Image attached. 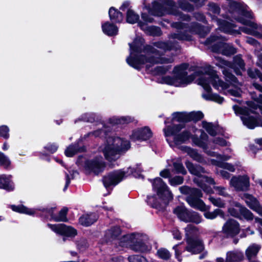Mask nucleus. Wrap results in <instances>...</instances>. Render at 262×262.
<instances>
[{"mask_svg": "<svg viewBox=\"0 0 262 262\" xmlns=\"http://www.w3.org/2000/svg\"><path fill=\"white\" fill-rule=\"evenodd\" d=\"M188 68L187 63H183L176 66L173 69L174 76L171 77L166 76L162 77V82L175 86H183L191 83L197 77L199 79L198 84L201 85L206 91V93L202 94V97L206 100H211L218 103H222L224 98L216 94L210 93L211 88L210 84L213 88L222 90L227 89L228 84L221 80L210 65L199 68L195 73L187 76L186 71Z\"/></svg>", "mask_w": 262, "mask_h": 262, "instance_id": "1", "label": "nucleus"}, {"mask_svg": "<svg viewBox=\"0 0 262 262\" xmlns=\"http://www.w3.org/2000/svg\"><path fill=\"white\" fill-rule=\"evenodd\" d=\"M144 40L136 38L133 43H129L130 54L126 58L127 63L136 69H140L145 65L148 69L156 63H168L173 61L172 57H161L157 50L150 46H143Z\"/></svg>", "mask_w": 262, "mask_h": 262, "instance_id": "2", "label": "nucleus"}, {"mask_svg": "<svg viewBox=\"0 0 262 262\" xmlns=\"http://www.w3.org/2000/svg\"><path fill=\"white\" fill-rule=\"evenodd\" d=\"M171 26L178 30L177 33H171L169 36L168 42L158 41L154 43V46L165 51L175 49H178V46L172 39H177L179 40L190 41L192 39V35L197 34L200 37H204L209 30L203 27L197 23H192L189 24L181 22H176L171 24Z\"/></svg>", "mask_w": 262, "mask_h": 262, "instance_id": "3", "label": "nucleus"}, {"mask_svg": "<svg viewBox=\"0 0 262 262\" xmlns=\"http://www.w3.org/2000/svg\"><path fill=\"white\" fill-rule=\"evenodd\" d=\"M229 12L230 15L227 17H232L245 26L240 28L244 33L262 38V25L257 24L254 21L246 19L243 17L248 18H252V13L248 6L244 4L239 3L235 1L229 3Z\"/></svg>", "mask_w": 262, "mask_h": 262, "instance_id": "4", "label": "nucleus"}, {"mask_svg": "<svg viewBox=\"0 0 262 262\" xmlns=\"http://www.w3.org/2000/svg\"><path fill=\"white\" fill-rule=\"evenodd\" d=\"M253 86L255 89L262 93V86L257 83H253ZM255 102H247L248 107H241L237 105H233V109L236 114L242 115L241 119L243 124L250 129H253L256 126H261L262 123L254 117L250 115L251 113H258L259 111L262 114V94L259 95L258 97L254 98L252 96Z\"/></svg>", "mask_w": 262, "mask_h": 262, "instance_id": "5", "label": "nucleus"}, {"mask_svg": "<svg viewBox=\"0 0 262 262\" xmlns=\"http://www.w3.org/2000/svg\"><path fill=\"white\" fill-rule=\"evenodd\" d=\"M180 192L187 195L186 201L192 208L198 209L201 211H204V217L208 220H213L217 216L224 218V212L220 209H216L213 211H209L210 207L206 206L204 202L200 199L203 194L201 191L197 188H190L186 186H183L179 188Z\"/></svg>", "mask_w": 262, "mask_h": 262, "instance_id": "6", "label": "nucleus"}, {"mask_svg": "<svg viewBox=\"0 0 262 262\" xmlns=\"http://www.w3.org/2000/svg\"><path fill=\"white\" fill-rule=\"evenodd\" d=\"M143 7L151 15L162 16L166 14L178 16L183 20H189L190 16L183 14L176 8L175 3L171 0H157L152 4V8L146 4V0L142 2Z\"/></svg>", "mask_w": 262, "mask_h": 262, "instance_id": "7", "label": "nucleus"}, {"mask_svg": "<svg viewBox=\"0 0 262 262\" xmlns=\"http://www.w3.org/2000/svg\"><path fill=\"white\" fill-rule=\"evenodd\" d=\"M129 147L128 141L118 137H108L104 147L101 148L105 159L111 161L118 159L120 152L125 151Z\"/></svg>", "mask_w": 262, "mask_h": 262, "instance_id": "8", "label": "nucleus"}, {"mask_svg": "<svg viewBox=\"0 0 262 262\" xmlns=\"http://www.w3.org/2000/svg\"><path fill=\"white\" fill-rule=\"evenodd\" d=\"M215 59L216 60L215 64L223 68V74L226 81L236 87L241 85V84L238 82L237 78L231 73L229 69H233L236 66L240 69L243 70L244 69L245 63L241 55H236L234 57L233 63L225 60L220 57L216 56Z\"/></svg>", "mask_w": 262, "mask_h": 262, "instance_id": "9", "label": "nucleus"}, {"mask_svg": "<svg viewBox=\"0 0 262 262\" xmlns=\"http://www.w3.org/2000/svg\"><path fill=\"white\" fill-rule=\"evenodd\" d=\"M120 247H129L137 252H146L150 250L151 247L148 244L145 235L140 234H132L124 235L120 241Z\"/></svg>", "mask_w": 262, "mask_h": 262, "instance_id": "10", "label": "nucleus"}, {"mask_svg": "<svg viewBox=\"0 0 262 262\" xmlns=\"http://www.w3.org/2000/svg\"><path fill=\"white\" fill-rule=\"evenodd\" d=\"M141 168L139 165L136 167H129L126 170H119L114 171L105 176L103 178V183L106 188L111 186H114L120 183L124 178L133 174L136 178L142 177Z\"/></svg>", "mask_w": 262, "mask_h": 262, "instance_id": "11", "label": "nucleus"}, {"mask_svg": "<svg viewBox=\"0 0 262 262\" xmlns=\"http://www.w3.org/2000/svg\"><path fill=\"white\" fill-rule=\"evenodd\" d=\"M185 165L189 172L197 177L193 179L194 182L201 187L204 192L207 193H212V188L210 186H208L204 182L214 185L215 182L213 179L211 177L202 176L203 173L206 172L204 168L199 165L194 164L189 161L186 162Z\"/></svg>", "mask_w": 262, "mask_h": 262, "instance_id": "12", "label": "nucleus"}, {"mask_svg": "<svg viewBox=\"0 0 262 262\" xmlns=\"http://www.w3.org/2000/svg\"><path fill=\"white\" fill-rule=\"evenodd\" d=\"M185 231L187 243L186 250L192 254H197L202 252L204 249L202 242L195 238L199 233L197 227L189 224L185 228Z\"/></svg>", "mask_w": 262, "mask_h": 262, "instance_id": "13", "label": "nucleus"}, {"mask_svg": "<svg viewBox=\"0 0 262 262\" xmlns=\"http://www.w3.org/2000/svg\"><path fill=\"white\" fill-rule=\"evenodd\" d=\"M205 44L211 46V51L215 53H220L226 56L233 55L236 50L232 45L224 42V40L216 36H211L208 38Z\"/></svg>", "mask_w": 262, "mask_h": 262, "instance_id": "14", "label": "nucleus"}, {"mask_svg": "<svg viewBox=\"0 0 262 262\" xmlns=\"http://www.w3.org/2000/svg\"><path fill=\"white\" fill-rule=\"evenodd\" d=\"M184 127L181 124L173 125V126H167L163 129L166 137L174 136L173 140L176 144H179L185 142L190 138L191 134L189 130H185L179 133Z\"/></svg>", "mask_w": 262, "mask_h": 262, "instance_id": "15", "label": "nucleus"}, {"mask_svg": "<svg viewBox=\"0 0 262 262\" xmlns=\"http://www.w3.org/2000/svg\"><path fill=\"white\" fill-rule=\"evenodd\" d=\"M228 212L231 216L236 218L244 217L247 220L253 219V213L237 202H231L230 207L228 208Z\"/></svg>", "mask_w": 262, "mask_h": 262, "instance_id": "16", "label": "nucleus"}, {"mask_svg": "<svg viewBox=\"0 0 262 262\" xmlns=\"http://www.w3.org/2000/svg\"><path fill=\"white\" fill-rule=\"evenodd\" d=\"M150 181L152 183L153 190L157 192L160 198H166L168 201L172 199L173 196L171 191L162 179L156 178Z\"/></svg>", "mask_w": 262, "mask_h": 262, "instance_id": "17", "label": "nucleus"}, {"mask_svg": "<svg viewBox=\"0 0 262 262\" xmlns=\"http://www.w3.org/2000/svg\"><path fill=\"white\" fill-rule=\"evenodd\" d=\"M230 185L236 191H247L250 187L249 178L247 175L234 176L230 181Z\"/></svg>", "mask_w": 262, "mask_h": 262, "instance_id": "18", "label": "nucleus"}, {"mask_svg": "<svg viewBox=\"0 0 262 262\" xmlns=\"http://www.w3.org/2000/svg\"><path fill=\"white\" fill-rule=\"evenodd\" d=\"M47 226L54 232L65 236L74 237L77 234V231L74 228L63 224H48Z\"/></svg>", "mask_w": 262, "mask_h": 262, "instance_id": "19", "label": "nucleus"}, {"mask_svg": "<svg viewBox=\"0 0 262 262\" xmlns=\"http://www.w3.org/2000/svg\"><path fill=\"white\" fill-rule=\"evenodd\" d=\"M85 168L95 174L102 172L105 168V163L101 157H97L93 160L87 161L85 162Z\"/></svg>", "mask_w": 262, "mask_h": 262, "instance_id": "20", "label": "nucleus"}, {"mask_svg": "<svg viewBox=\"0 0 262 262\" xmlns=\"http://www.w3.org/2000/svg\"><path fill=\"white\" fill-rule=\"evenodd\" d=\"M239 225L234 220H229L223 227V232L227 236L233 237L237 235L239 232Z\"/></svg>", "mask_w": 262, "mask_h": 262, "instance_id": "21", "label": "nucleus"}, {"mask_svg": "<svg viewBox=\"0 0 262 262\" xmlns=\"http://www.w3.org/2000/svg\"><path fill=\"white\" fill-rule=\"evenodd\" d=\"M152 136V133L148 127L138 128L133 131L130 139L133 141H144L149 139Z\"/></svg>", "mask_w": 262, "mask_h": 262, "instance_id": "22", "label": "nucleus"}, {"mask_svg": "<svg viewBox=\"0 0 262 262\" xmlns=\"http://www.w3.org/2000/svg\"><path fill=\"white\" fill-rule=\"evenodd\" d=\"M242 198L245 200L249 207L262 216V206L255 198L248 193H244Z\"/></svg>", "mask_w": 262, "mask_h": 262, "instance_id": "23", "label": "nucleus"}, {"mask_svg": "<svg viewBox=\"0 0 262 262\" xmlns=\"http://www.w3.org/2000/svg\"><path fill=\"white\" fill-rule=\"evenodd\" d=\"M121 234V230L119 227H114L111 228L106 231L105 238L107 242H113L116 245L118 244L120 246V241L121 238H119Z\"/></svg>", "mask_w": 262, "mask_h": 262, "instance_id": "24", "label": "nucleus"}, {"mask_svg": "<svg viewBox=\"0 0 262 262\" xmlns=\"http://www.w3.org/2000/svg\"><path fill=\"white\" fill-rule=\"evenodd\" d=\"M192 140H193V143L196 145L203 148L205 150V152H206V153L210 156L216 157L219 158L220 159H222L223 160H228L230 158V156H222L221 155H218V154L215 153L214 152L207 150V148H208L207 143H206L203 140H202L200 138H199L193 137Z\"/></svg>", "mask_w": 262, "mask_h": 262, "instance_id": "25", "label": "nucleus"}, {"mask_svg": "<svg viewBox=\"0 0 262 262\" xmlns=\"http://www.w3.org/2000/svg\"><path fill=\"white\" fill-rule=\"evenodd\" d=\"M212 20L216 22L219 26V29L225 33L232 34L234 31L233 24L224 20H220L215 17H212Z\"/></svg>", "mask_w": 262, "mask_h": 262, "instance_id": "26", "label": "nucleus"}, {"mask_svg": "<svg viewBox=\"0 0 262 262\" xmlns=\"http://www.w3.org/2000/svg\"><path fill=\"white\" fill-rule=\"evenodd\" d=\"M53 208H51L49 209H44L43 211H46L48 213L50 216L51 218L56 222H67L68 221L67 217V214L68 212V208H62L58 213V215H55L53 214Z\"/></svg>", "mask_w": 262, "mask_h": 262, "instance_id": "27", "label": "nucleus"}, {"mask_svg": "<svg viewBox=\"0 0 262 262\" xmlns=\"http://www.w3.org/2000/svg\"><path fill=\"white\" fill-rule=\"evenodd\" d=\"M161 202H160L158 201L155 196H148L147 199V204L153 208H155L159 210L164 209L165 206L168 204L169 201H168L166 198H161Z\"/></svg>", "mask_w": 262, "mask_h": 262, "instance_id": "28", "label": "nucleus"}, {"mask_svg": "<svg viewBox=\"0 0 262 262\" xmlns=\"http://www.w3.org/2000/svg\"><path fill=\"white\" fill-rule=\"evenodd\" d=\"M138 25L142 30L149 35L158 36L162 34V31L158 27L154 26H147L145 23L141 21L138 22Z\"/></svg>", "mask_w": 262, "mask_h": 262, "instance_id": "29", "label": "nucleus"}, {"mask_svg": "<svg viewBox=\"0 0 262 262\" xmlns=\"http://www.w3.org/2000/svg\"><path fill=\"white\" fill-rule=\"evenodd\" d=\"M11 178V176L0 175V188L7 191L13 190L14 189V185Z\"/></svg>", "mask_w": 262, "mask_h": 262, "instance_id": "30", "label": "nucleus"}, {"mask_svg": "<svg viewBox=\"0 0 262 262\" xmlns=\"http://www.w3.org/2000/svg\"><path fill=\"white\" fill-rule=\"evenodd\" d=\"M98 219L95 213L84 214L79 218V223L83 226H89L95 223Z\"/></svg>", "mask_w": 262, "mask_h": 262, "instance_id": "31", "label": "nucleus"}, {"mask_svg": "<svg viewBox=\"0 0 262 262\" xmlns=\"http://www.w3.org/2000/svg\"><path fill=\"white\" fill-rule=\"evenodd\" d=\"M103 32L108 36L116 35L118 32L117 27L108 21L102 24Z\"/></svg>", "mask_w": 262, "mask_h": 262, "instance_id": "32", "label": "nucleus"}, {"mask_svg": "<svg viewBox=\"0 0 262 262\" xmlns=\"http://www.w3.org/2000/svg\"><path fill=\"white\" fill-rule=\"evenodd\" d=\"M134 119L130 116L113 117L109 119L108 122L111 125L116 124H125L133 122Z\"/></svg>", "mask_w": 262, "mask_h": 262, "instance_id": "33", "label": "nucleus"}, {"mask_svg": "<svg viewBox=\"0 0 262 262\" xmlns=\"http://www.w3.org/2000/svg\"><path fill=\"white\" fill-rule=\"evenodd\" d=\"M189 210L184 206H179L176 207L173 212L182 221L186 222Z\"/></svg>", "mask_w": 262, "mask_h": 262, "instance_id": "34", "label": "nucleus"}, {"mask_svg": "<svg viewBox=\"0 0 262 262\" xmlns=\"http://www.w3.org/2000/svg\"><path fill=\"white\" fill-rule=\"evenodd\" d=\"M243 257V254L239 251H229L226 254V262H238Z\"/></svg>", "mask_w": 262, "mask_h": 262, "instance_id": "35", "label": "nucleus"}, {"mask_svg": "<svg viewBox=\"0 0 262 262\" xmlns=\"http://www.w3.org/2000/svg\"><path fill=\"white\" fill-rule=\"evenodd\" d=\"M261 249V246L253 244L249 246L246 250V255L247 258L250 260L254 258Z\"/></svg>", "mask_w": 262, "mask_h": 262, "instance_id": "36", "label": "nucleus"}, {"mask_svg": "<svg viewBox=\"0 0 262 262\" xmlns=\"http://www.w3.org/2000/svg\"><path fill=\"white\" fill-rule=\"evenodd\" d=\"M183 149L194 160L200 163H204L205 162L203 157L199 154L196 150L187 146L184 147Z\"/></svg>", "mask_w": 262, "mask_h": 262, "instance_id": "37", "label": "nucleus"}, {"mask_svg": "<svg viewBox=\"0 0 262 262\" xmlns=\"http://www.w3.org/2000/svg\"><path fill=\"white\" fill-rule=\"evenodd\" d=\"M84 150L82 147L79 146L78 143H75L74 144L70 145L65 150L64 153L67 157H72L78 152H81Z\"/></svg>", "mask_w": 262, "mask_h": 262, "instance_id": "38", "label": "nucleus"}, {"mask_svg": "<svg viewBox=\"0 0 262 262\" xmlns=\"http://www.w3.org/2000/svg\"><path fill=\"white\" fill-rule=\"evenodd\" d=\"M110 19L115 23H120L123 20V15L122 13L115 9L111 7L108 11Z\"/></svg>", "mask_w": 262, "mask_h": 262, "instance_id": "39", "label": "nucleus"}, {"mask_svg": "<svg viewBox=\"0 0 262 262\" xmlns=\"http://www.w3.org/2000/svg\"><path fill=\"white\" fill-rule=\"evenodd\" d=\"M202 221V217L198 212L189 210L186 222H192L198 224L201 223Z\"/></svg>", "mask_w": 262, "mask_h": 262, "instance_id": "40", "label": "nucleus"}, {"mask_svg": "<svg viewBox=\"0 0 262 262\" xmlns=\"http://www.w3.org/2000/svg\"><path fill=\"white\" fill-rule=\"evenodd\" d=\"M11 208L14 211L19 213H25L29 215H33L35 212V210L28 208L24 205H11Z\"/></svg>", "mask_w": 262, "mask_h": 262, "instance_id": "41", "label": "nucleus"}, {"mask_svg": "<svg viewBox=\"0 0 262 262\" xmlns=\"http://www.w3.org/2000/svg\"><path fill=\"white\" fill-rule=\"evenodd\" d=\"M173 122L177 121L178 122H184L189 121L188 114L186 113H173L172 114Z\"/></svg>", "mask_w": 262, "mask_h": 262, "instance_id": "42", "label": "nucleus"}, {"mask_svg": "<svg viewBox=\"0 0 262 262\" xmlns=\"http://www.w3.org/2000/svg\"><path fill=\"white\" fill-rule=\"evenodd\" d=\"M203 127L211 136H214L216 134V127L212 123H209L206 121L202 122Z\"/></svg>", "mask_w": 262, "mask_h": 262, "instance_id": "43", "label": "nucleus"}, {"mask_svg": "<svg viewBox=\"0 0 262 262\" xmlns=\"http://www.w3.org/2000/svg\"><path fill=\"white\" fill-rule=\"evenodd\" d=\"M139 16L133 10L128 9L126 14V21L129 24H135L138 21Z\"/></svg>", "mask_w": 262, "mask_h": 262, "instance_id": "44", "label": "nucleus"}, {"mask_svg": "<svg viewBox=\"0 0 262 262\" xmlns=\"http://www.w3.org/2000/svg\"><path fill=\"white\" fill-rule=\"evenodd\" d=\"M212 164L230 172H234L235 170L234 166L230 163L221 162L213 160H212Z\"/></svg>", "mask_w": 262, "mask_h": 262, "instance_id": "45", "label": "nucleus"}, {"mask_svg": "<svg viewBox=\"0 0 262 262\" xmlns=\"http://www.w3.org/2000/svg\"><path fill=\"white\" fill-rule=\"evenodd\" d=\"M177 3L179 8L184 11L191 12L194 10L193 6L186 0H179Z\"/></svg>", "mask_w": 262, "mask_h": 262, "instance_id": "46", "label": "nucleus"}, {"mask_svg": "<svg viewBox=\"0 0 262 262\" xmlns=\"http://www.w3.org/2000/svg\"><path fill=\"white\" fill-rule=\"evenodd\" d=\"M170 162L172 163L174 169L176 173H181L183 174H186L187 171L180 161H171Z\"/></svg>", "mask_w": 262, "mask_h": 262, "instance_id": "47", "label": "nucleus"}, {"mask_svg": "<svg viewBox=\"0 0 262 262\" xmlns=\"http://www.w3.org/2000/svg\"><path fill=\"white\" fill-rule=\"evenodd\" d=\"M157 254L159 257L164 260H167L171 256V254L169 251L164 248H162L158 250Z\"/></svg>", "mask_w": 262, "mask_h": 262, "instance_id": "48", "label": "nucleus"}, {"mask_svg": "<svg viewBox=\"0 0 262 262\" xmlns=\"http://www.w3.org/2000/svg\"><path fill=\"white\" fill-rule=\"evenodd\" d=\"M208 200L214 206L220 208H224L225 206V202L220 198L210 196Z\"/></svg>", "mask_w": 262, "mask_h": 262, "instance_id": "49", "label": "nucleus"}, {"mask_svg": "<svg viewBox=\"0 0 262 262\" xmlns=\"http://www.w3.org/2000/svg\"><path fill=\"white\" fill-rule=\"evenodd\" d=\"M189 121H197L201 120L204 117L203 114L201 112H192L188 114Z\"/></svg>", "mask_w": 262, "mask_h": 262, "instance_id": "50", "label": "nucleus"}, {"mask_svg": "<svg viewBox=\"0 0 262 262\" xmlns=\"http://www.w3.org/2000/svg\"><path fill=\"white\" fill-rule=\"evenodd\" d=\"M129 262H148L145 257L139 255H133L128 257Z\"/></svg>", "mask_w": 262, "mask_h": 262, "instance_id": "51", "label": "nucleus"}, {"mask_svg": "<svg viewBox=\"0 0 262 262\" xmlns=\"http://www.w3.org/2000/svg\"><path fill=\"white\" fill-rule=\"evenodd\" d=\"M0 137L5 139L9 138V128L7 126L3 125L0 126Z\"/></svg>", "mask_w": 262, "mask_h": 262, "instance_id": "52", "label": "nucleus"}, {"mask_svg": "<svg viewBox=\"0 0 262 262\" xmlns=\"http://www.w3.org/2000/svg\"><path fill=\"white\" fill-rule=\"evenodd\" d=\"M106 135V131H102L101 129H98L96 131H94L93 132H91L86 134L84 136V138H86V137H102Z\"/></svg>", "mask_w": 262, "mask_h": 262, "instance_id": "53", "label": "nucleus"}, {"mask_svg": "<svg viewBox=\"0 0 262 262\" xmlns=\"http://www.w3.org/2000/svg\"><path fill=\"white\" fill-rule=\"evenodd\" d=\"M71 177L70 178V176L68 173H66V184L64 186V187L63 188V191H66L68 187L69 186L71 179H73L75 178V176L78 174V172L77 171H72L70 172Z\"/></svg>", "mask_w": 262, "mask_h": 262, "instance_id": "54", "label": "nucleus"}, {"mask_svg": "<svg viewBox=\"0 0 262 262\" xmlns=\"http://www.w3.org/2000/svg\"><path fill=\"white\" fill-rule=\"evenodd\" d=\"M96 115L94 113H86L81 116V120L86 121L93 122L95 121Z\"/></svg>", "mask_w": 262, "mask_h": 262, "instance_id": "55", "label": "nucleus"}, {"mask_svg": "<svg viewBox=\"0 0 262 262\" xmlns=\"http://www.w3.org/2000/svg\"><path fill=\"white\" fill-rule=\"evenodd\" d=\"M208 7L209 13L210 12L214 14H219L220 13V8L216 4L210 3L208 5Z\"/></svg>", "mask_w": 262, "mask_h": 262, "instance_id": "56", "label": "nucleus"}, {"mask_svg": "<svg viewBox=\"0 0 262 262\" xmlns=\"http://www.w3.org/2000/svg\"><path fill=\"white\" fill-rule=\"evenodd\" d=\"M184 181L183 178L181 176H176L172 178H170L169 182L172 186L180 185L183 183Z\"/></svg>", "mask_w": 262, "mask_h": 262, "instance_id": "57", "label": "nucleus"}, {"mask_svg": "<svg viewBox=\"0 0 262 262\" xmlns=\"http://www.w3.org/2000/svg\"><path fill=\"white\" fill-rule=\"evenodd\" d=\"M170 68V66H158L155 68L154 73L155 74H163L168 71Z\"/></svg>", "mask_w": 262, "mask_h": 262, "instance_id": "58", "label": "nucleus"}, {"mask_svg": "<svg viewBox=\"0 0 262 262\" xmlns=\"http://www.w3.org/2000/svg\"><path fill=\"white\" fill-rule=\"evenodd\" d=\"M10 163L9 158L3 152H0V165L7 167L10 165Z\"/></svg>", "mask_w": 262, "mask_h": 262, "instance_id": "59", "label": "nucleus"}, {"mask_svg": "<svg viewBox=\"0 0 262 262\" xmlns=\"http://www.w3.org/2000/svg\"><path fill=\"white\" fill-rule=\"evenodd\" d=\"M213 188L220 195L226 197L229 195L226 191V188L223 186H214Z\"/></svg>", "mask_w": 262, "mask_h": 262, "instance_id": "60", "label": "nucleus"}, {"mask_svg": "<svg viewBox=\"0 0 262 262\" xmlns=\"http://www.w3.org/2000/svg\"><path fill=\"white\" fill-rule=\"evenodd\" d=\"M248 73L250 77L252 78H256L257 76L260 79V81H262V74H260L258 70H255V71H253L250 69L248 71Z\"/></svg>", "mask_w": 262, "mask_h": 262, "instance_id": "61", "label": "nucleus"}, {"mask_svg": "<svg viewBox=\"0 0 262 262\" xmlns=\"http://www.w3.org/2000/svg\"><path fill=\"white\" fill-rule=\"evenodd\" d=\"M58 146L56 143H49L45 147L49 152L51 153L55 152L58 149Z\"/></svg>", "mask_w": 262, "mask_h": 262, "instance_id": "62", "label": "nucleus"}, {"mask_svg": "<svg viewBox=\"0 0 262 262\" xmlns=\"http://www.w3.org/2000/svg\"><path fill=\"white\" fill-rule=\"evenodd\" d=\"M213 143L221 146L228 145L227 142L222 138H215L213 140Z\"/></svg>", "mask_w": 262, "mask_h": 262, "instance_id": "63", "label": "nucleus"}, {"mask_svg": "<svg viewBox=\"0 0 262 262\" xmlns=\"http://www.w3.org/2000/svg\"><path fill=\"white\" fill-rule=\"evenodd\" d=\"M228 92L231 96L236 97H239L241 96V91L238 88H235V89H230L228 91Z\"/></svg>", "mask_w": 262, "mask_h": 262, "instance_id": "64", "label": "nucleus"}]
</instances>
